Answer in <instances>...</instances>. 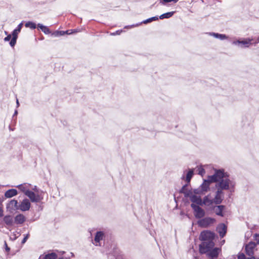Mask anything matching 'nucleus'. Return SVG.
Masks as SVG:
<instances>
[{"mask_svg": "<svg viewBox=\"0 0 259 259\" xmlns=\"http://www.w3.org/2000/svg\"><path fill=\"white\" fill-rule=\"evenodd\" d=\"M4 221L5 223L9 226H11L13 225V219L11 215H8L4 217Z\"/></svg>", "mask_w": 259, "mask_h": 259, "instance_id": "obj_23", "label": "nucleus"}, {"mask_svg": "<svg viewBox=\"0 0 259 259\" xmlns=\"http://www.w3.org/2000/svg\"><path fill=\"white\" fill-rule=\"evenodd\" d=\"M105 236L104 233L102 231H98L96 232V235L95 236L94 241L95 242L96 245H100V241L103 240L104 237Z\"/></svg>", "mask_w": 259, "mask_h": 259, "instance_id": "obj_14", "label": "nucleus"}, {"mask_svg": "<svg viewBox=\"0 0 259 259\" xmlns=\"http://www.w3.org/2000/svg\"><path fill=\"white\" fill-rule=\"evenodd\" d=\"M214 234L209 231H202L199 236V238L203 242L213 240Z\"/></svg>", "mask_w": 259, "mask_h": 259, "instance_id": "obj_7", "label": "nucleus"}, {"mask_svg": "<svg viewBox=\"0 0 259 259\" xmlns=\"http://www.w3.org/2000/svg\"><path fill=\"white\" fill-rule=\"evenodd\" d=\"M225 208V206L223 205H218L214 206L213 210L215 214L219 216L224 217L223 213V210Z\"/></svg>", "mask_w": 259, "mask_h": 259, "instance_id": "obj_15", "label": "nucleus"}, {"mask_svg": "<svg viewBox=\"0 0 259 259\" xmlns=\"http://www.w3.org/2000/svg\"><path fill=\"white\" fill-rule=\"evenodd\" d=\"M258 40H259V36H258Z\"/></svg>", "mask_w": 259, "mask_h": 259, "instance_id": "obj_52", "label": "nucleus"}, {"mask_svg": "<svg viewBox=\"0 0 259 259\" xmlns=\"http://www.w3.org/2000/svg\"><path fill=\"white\" fill-rule=\"evenodd\" d=\"M259 42L258 40V37L256 39L255 42H253L252 44H253L254 46L256 45V44H258Z\"/></svg>", "mask_w": 259, "mask_h": 259, "instance_id": "obj_42", "label": "nucleus"}, {"mask_svg": "<svg viewBox=\"0 0 259 259\" xmlns=\"http://www.w3.org/2000/svg\"><path fill=\"white\" fill-rule=\"evenodd\" d=\"M30 207V203L27 199H24L19 205V209L25 211L28 210Z\"/></svg>", "mask_w": 259, "mask_h": 259, "instance_id": "obj_11", "label": "nucleus"}, {"mask_svg": "<svg viewBox=\"0 0 259 259\" xmlns=\"http://www.w3.org/2000/svg\"><path fill=\"white\" fill-rule=\"evenodd\" d=\"M25 26L27 28H30L31 29H34L36 28V25L33 22L28 21L25 24Z\"/></svg>", "mask_w": 259, "mask_h": 259, "instance_id": "obj_29", "label": "nucleus"}, {"mask_svg": "<svg viewBox=\"0 0 259 259\" xmlns=\"http://www.w3.org/2000/svg\"><path fill=\"white\" fill-rule=\"evenodd\" d=\"M18 114V112L17 110H15V112H14V115L13 116H15L17 114Z\"/></svg>", "mask_w": 259, "mask_h": 259, "instance_id": "obj_46", "label": "nucleus"}, {"mask_svg": "<svg viewBox=\"0 0 259 259\" xmlns=\"http://www.w3.org/2000/svg\"><path fill=\"white\" fill-rule=\"evenodd\" d=\"M214 173L212 175L208 176L206 180H204L202 184L198 188L193 190V193L196 194H201L207 192L209 189L210 185L212 183H219L221 180L227 176V172L223 168H213Z\"/></svg>", "mask_w": 259, "mask_h": 259, "instance_id": "obj_1", "label": "nucleus"}, {"mask_svg": "<svg viewBox=\"0 0 259 259\" xmlns=\"http://www.w3.org/2000/svg\"><path fill=\"white\" fill-rule=\"evenodd\" d=\"M193 175H194L193 169H189L186 175V180L187 182H190L191 179H192Z\"/></svg>", "mask_w": 259, "mask_h": 259, "instance_id": "obj_27", "label": "nucleus"}, {"mask_svg": "<svg viewBox=\"0 0 259 259\" xmlns=\"http://www.w3.org/2000/svg\"><path fill=\"white\" fill-rule=\"evenodd\" d=\"M198 174L201 176L202 177L205 174V171L204 168L202 166H200L198 167Z\"/></svg>", "mask_w": 259, "mask_h": 259, "instance_id": "obj_31", "label": "nucleus"}, {"mask_svg": "<svg viewBox=\"0 0 259 259\" xmlns=\"http://www.w3.org/2000/svg\"><path fill=\"white\" fill-rule=\"evenodd\" d=\"M229 176V174L227 173V176H225L221 181L215 184L217 191L215 197L213 199V203L217 205L221 204L224 199L223 191L229 190L235 186V183L230 179Z\"/></svg>", "mask_w": 259, "mask_h": 259, "instance_id": "obj_2", "label": "nucleus"}, {"mask_svg": "<svg viewBox=\"0 0 259 259\" xmlns=\"http://www.w3.org/2000/svg\"><path fill=\"white\" fill-rule=\"evenodd\" d=\"M12 38V35L9 34L4 38V40L5 41H8L10 40H11Z\"/></svg>", "mask_w": 259, "mask_h": 259, "instance_id": "obj_33", "label": "nucleus"}, {"mask_svg": "<svg viewBox=\"0 0 259 259\" xmlns=\"http://www.w3.org/2000/svg\"><path fill=\"white\" fill-rule=\"evenodd\" d=\"M5 245H6V250L7 251H9L10 250V248L7 246L6 242H5Z\"/></svg>", "mask_w": 259, "mask_h": 259, "instance_id": "obj_41", "label": "nucleus"}, {"mask_svg": "<svg viewBox=\"0 0 259 259\" xmlns=\"http://www.w3.org/2000/svg\"><path fill=\"white\" fill-rule=\"evenodd\" d=\"M187 185H185L182 187L180 192L184 194L185 197H189L192 194V192L187 189Z\"/></svg>", "mask_w": 259, "mask_h": 259, "instance_id": "obj_19", "label": "nucleus"}, {"mask_svg": "<svg viewBox=\"0 0 259 259\" xmlns=\"http://www.w3.org/2000/svg\"><path fill=\"white\" fill-rule=\"evenodd\" d=\"M23 26V23H20L17 26V27L14 29L12 32V38L10 42V45L11 47H14L16 44L17 39L18 38V33L20 32L21 28Z\"/></svg>", "mask_w": 259, "mask_h": 259, "instance_id": "obj_5", "label": "nucleus"}, {"mask_svg": "<svg viewBox=\"0 0 259 259\" xmlns=\"http://www.w3.org/2000/svg\"><path fill=\"white\" fill-rule=\"evenodd\" d=\"M122 31V30H117L114 32L111 33V35H119Z\"/></svg>", "mask_w": 259, "mask_h": 259, "instance_id": "obj_34", "label": "nucleus"}, {"mask_svg": "<svg viewBox=\"0 0 259 259\" xmlns=\"http://www.w3.org/2000/svg\"><path fill=\"white\" fill-rule=\"evenodd\" d=\"M238 259H246V257L243 253H242L238 256Z\"/></svg>", "mask_w": 259, "mask_h": 259, "instance_id": "obj_37", "label": "nucleus"}, {"mask_svg": "<svg viewBox=\"0 0 259 259\" xmlns=\"http://www.w3.org/2000/svg\"><path fill=\"white\" fill-rule=\"evenodd\" d=\"M255 243L254 242H250L245 246V250L246 254L249 256H252L253 254V250L255 247Z\"/></svg>", "mask_w": 259, "mask_h": 259, "instance_id": "obj_13", "label": "nucleus"}, {"mask_svg": "<svg viewBox=\"0 0 259 259\" xmlns=\"http://www.w3.org/2000/svg\"><path fill=\"white\" fill-rule=\"evenodd\" d=\"M212 203L213 199L211 200L208 198V196H206L203 198V200H202L201 205L204 204L209 206L211 205Z\"/></svg>", "mask_w": 259, "mask_h": 259, "instance_id": "obj_25", "label": "nucleus"}, {"mask_svg": "<svg viewBox=\"0 0 259 259\" xmlns=\"http://www.w3.org/2000/svg\"><path fill=\"white\" fill-rule=\"evenodd\" d=\"M66 31H67V33H66V34H71V33H72V32H71V33H70V32H69V30H67Z\"/></svg>", "mask_w": 259, "mask_h": 259, "instance_id": "obj_48", "label": "nucleus"}, {"mask_svg": "<svg viewBox=\"0 0 259 259\" xmlns=\"http://www.w3.org/2000/svg\"><path fill=\"white\" fill-rule=\"evenodd\" d=\"M214 246V243L212 240L202 242L199 245V252L201 254H206L211 249H212Z\"/></svg>", "mask_w": 259, "mask_h": 259, "instance_id": "obj_3", "label": "nucleus"}, {"mask_svg": "<svg viewBox=\"0 0 259 259\" xmlns=\"http://www.w3.org/2000/svg\"><path fill=\"white\" fill-rule=\"evenodd\" d=\"M227 226L223 223L220 224L217 228V231L219 233L221 237H224L227 232Z\"/></svg>", "mask_w": 259, "mask_h": 259, "instance_id": "obj_12", "label": "nucleus"}, {"mask_svg": "<svg viewBox=\"0 0 259 259\" xmlns=\"http://www.w3.org/2000/svg\"><path fill=\"white\" fill-rule=\"evenodd\" d=\"M3 215V210L1 206H0V217H2Z\"/></svg>", "mask_w": 259, "mask_h": 259, "instance_id": "obj_40", "label": "nucleus"}, {"mask_svg": "<svg viewBox=\"0 0 259 259\" xmlns=\"http://www.w3.org/2000/svg\"><path fill=\"white\" fill-rule=\"evenodd\" d=\"M5 33L6 34H7V33H8V32L7 31H5Z\"/></svg>", "mask_w": 259, "mask_h": 259, "instance_id": "obj_50", "label": "nucleus"}, {"mask_svg": "<svg viewBox=\"0 0 259 259\" xmlns=\"http://www.w3.org/2000/svg\"><path fill=\"white\" fill-rule=\"evenodd\" d=\"M58 259H64V258H63V257H61L58 258Z\"/></svg>", "mask_w": 259, "mask_h": 259, "instance_id": "obj_49", "label": "nucleus"}, {"mask_svg": "<svg viewBox=\"0 0 259 259\" xmlns=\"http://www.w3.org/2000/svg\"><path fill=\"white\" fill-rule=\"evenodd\" d=\"M190 200L192 203H196L197 205H201L202 199L200 196H197L195 195L191 194L189 197Z\"/></svg>", "mask_w": 259, "mask_h": 259, "instance_id": "obj_16", "label": "nucleus"}, {"mask_svg": "<svg viewBox=\"0 0 259 259\" xmlns=\"http://www.w3.org/2000/svg\"><path fill=\"white\" fill-rule=\"evenodd\" d=\"M27 196L32 202H38L41 201L42 198L39 195L35 194L33 192L29 190L25 192Z\"/></svg>", "mask_w": 259, "mask_h": 259, "instance_id": "obj_9", "label": "nucleus"}, {"mask_svg": "<svg viewBox=\"0 0 259 259\" xmlns=\"http://www.w3.org/2000/svg\"><path fill=\"white\" fill-rule=\"evenodd\" d=\"M57 254L55 252L44 254L39 256V259H57Z\"/></svg>", "mask_w": 259, "mask_h": 259, "instance_id": "obj_17", "label": "nucleus"}, {"mask_svg": "<svg viewBox=\"0 0 259 259\" xmlns=\"http://www.w3.org/2000/svg\"><path fill=\"white\" fill-rule=\"evenodd\" d=\"M37 26L39 28L41 31L46 34H48L51 33V31L49 29V28L46 26L43 25L41 24L38 23L37 24Z\"/></svg>", "mask_w": 259, "mask_h": 259, "instance_id": "obj_24", "label": "nucleus"}, {"mask_svg": "<svg viewBox=\"0 0 259 259\" xmlns=\"http://www.w3.org/2000/svg\"><path fill=\"white\" fill-rule=\"evenodd\" d=\"M66 33H67V31H59V36H60L64 35V34H66Z\"/></svg>", "mask_w": 259, "mask_h": 259, "instance_id": "obj_38", "label": "nucleus"}, {"mask_svg": "<svg viewBox=\"0 0 259 259\" xmlns=\"http://www.w3.org/2000/svg\"><path fill=\"white\" fill-rule=\"evenodd\" d=\"M220 251L221 249L219 248L213 247L206 254L209 259H215L218 257Z\"/></svg>", "mask_w": 259, "mask_h": 259, "instance_id": "obj_10", "label": "nucleus"}, {"mask_svg": "<svg viewBox=\"0 0 259 259\" xmlns=\"http://www.w3.org/2000/svg\"><path fill=\"white\" fill-rule=\"evenodd\" d=\"M138 25H136V26H138ZM135 25H132L131 26H126L124 27V28H130V27H134L135 26Z\"/></svg>", "mask_w": 259, "mask_h": 259, "instance_id": "obj_43", "label": "nucleus"}, {"mask_svg": "<svg viewBox=\"0 0 259 259\" xmlns=\"http://www.w3.org/2000/svg\"><path fill=\"white\" fill-rule=\"evenodd\" d=\"M15 221L17 224H22L25 221V217L24 215L19 214L15 217Z\"/></svg>", "mask_w": 259, "mask_h": 259, "instance_id": "obj_22", "label": "nucleus"}, {"mask_svg": "<svg viewBox=\"0 0 259 259\" xmlns=\"http://www.w3.org/2000/svg\"><path fill=\"white\" fill-rule=\"evenodd\" d=\"M158 19H159V18L158 17V16L152 17L151 18H150L146 20H144L141 23L147 24L148 23L151 22L153 21L158 20Z\"/></svg>", "mask_w": 259, "mask_h": 259, "instance_id": "obj_30", "label": "nucleus"}, {"mask_svg": "<svg viewBox=\"0 0 259 259\" xmlns=\"http://www.w3.org/2000/svg\"><path fill=\"white\" fill-rule=\"evenodd\" d=\"M18 194L17 190L15 189H11L7 190L5 193L6 198H11Z\"/></svg>", "mask_w": 259, "mask_h": 259, "instance_id": "obj_20", "label": "nucleus"}, {"mask_svg": "<svg viewBox=\"0 0 259 259\" xmlns=\"http://www.w3.org/2000/svg\"><path fill=\"white\" fill-rule=\"evenodd\" d=\"M254 40L252 37H248L242 40L238 39L233 41L234 45L238 46L241 48H248L251 44V41Z\"/></svg>", "mask_w": 259, "mask_h": 259, "instance_id": "obj_4", "label": "nucleus"}, {"mask_svg": "<svg viewBox=\"0 0 259 259\" xmlns=\"http://www.w3.org/2000/svg\"><path fill=\"white\" fill-rule=\"evenodd\" d=\"M195 259H199V258H197V257H195Z\"/></svg>", "mask_w": 259, "mask_h": 259, "instance_id": "obj_51", "label": "nucleus"}, {"mask_svg": "<svg viewBox=\"0 0 259 259\" xmlns=\"http://www.w3.org/2000/svg\"><path fill=\"white\" fill-rule=\"evenodd\" d=\"M7 207L13 210L19 209V205H18V201L15 199L12 200L8 204Z\"/></svg>", "mask_w": 259, "mask_h": 259, "instance_id": "obj_21", "label": "nucleus"}, {"mask_svg": "<svg viewBox=\"0 0 259 259\" xmlns=\"http://www.w3.org/2000/svg\"><path fill=\"white\" fill-rule=\"evenodd\" d=\"M250 257H248L247 259H255L254 257L252 256H250Z\"/></svg>", "mask_w": 259, "mask_h": 259, "instance_id": "obj_44", "label": "nucleus"}, {"mask_svg": "<svg viewBox=\"0 0 259 259\" xmlns=\"http://www.w3.org/2000/svg\"><path fill=\"white\" fill-rule=\"evenodd\" d=\"M33 190L35 191L37 190L36 186H35L34 188L33 189Z\"/></svg>", "mask_w": 259, "mask_h": 259, "instance_id": "obj_47", "label": "nucleus"}, {"mask_svg": "<svg viewBox=\"0 0 259 259\" xmlns=\"http://www.w3.org/2000/svg\"><path fill=\"white\" fill-rule=\"evenodd\" d=\"M179 0H162L160 1V3L163 5H164L165 3L174 2L175 3H177Z\"/></svg>", "mask_w": 259, "mask_h": 259, "instance_id": "obj_32", "label": "nucleus"}, {"mask_svg": "<svg viewBox=\"0 0 259 259\" xmlns=\"http://www.w3.org/2000/svg\"><path fill=\"white\" fill-rule=\"evenodd\" d=\"M17 187L22 192H24L25 194L26 191H29L28 190V186H27L25 184L19 185L17 186Z\"/></svg>", "mask_w": 259, "mask_h": 259, "instance_id": "obj_28", "label": "nucleus"}, {"mask_svg": "<svg viewBox=\"0 0 259 259\" xmlns=\"http://www.w3.org/2000/svg\"><path fill=\"white\" fill-rule=\"evenodd\" d=\"M29 237V234H27L26 235V236L23 238V239L22 240L21 243L22 244H24L26 242V241H27V239Z\"/></svg>", "mask_w": 259, "mask_h": 259, "instance_id": "obj_36", "label": "nucleus"}, {"mask_svg": "<svg viewBox=\"0 0 259 259\" xmlns=\"http://www.w3.org/2000/svg\"><path fill=\"white\" fill-rule=\"evenodd\" d=\"M191 207L194 210V215L197 219H200L205 215L204 210L201 208L199 206L195 204L192 203Z\"/></svg>", "mask_w": 259, "mask_h": 259, "instance_id": "obj_6", "label": "nucleus"}, {"mask_svg": "<svg viewBox=\"0 0 259 259\" xmlns=\"http://www.w3.org/2000/svg\"><path fill=\"white\" fill-rule=\"evenodd\" d=\"M215 220L210 217H206L198 221V224L199 226L203 228H207L210 225L213 224Z\"/></svg>", "mask_w": 259, "mask_h": 259, "instance_id": "obj_8", "label": "nucleus"}, {"mask_svg": "<svg viewBox=\"0 0 259 259\" xmlns=\"http://www.w3.org/2000/svg\"><path fill=\"white\" fill-rule=\"evenodd\" d=\"M174 14H175V12H174V11L167 12V13H164V14L161 15L159 17V18L160 19H168V18L171 17L174 15Z\"/></svg>", "mask_w": 259, "mask_h": 259, "instance_id": "obj_26", "label": "nucleus"}, {"mask_svg": "<svg viewBox=\"0 0 259 259\" xmlns=\"http://www.w3.org/2000/svg\"><path fill=\"white\" fill-rule=\"evenodd\" d=\"M208 34L210 36H213L216 38L220 39V40H224L228 38V36L224 34H220L215 32H209Z\"/></svg>", "mask_w": 259, "mask_h": 259, "instance_id": "obj_18", "label": "nucleus"}, {"mask_svg": "<svg viewBox=\"0 0 259 259\" xmlns=\"http://www.w3.org/2000/svg\"><path fill=\"white\" fill-rule=\"evenodd\" d=\"M16 103H17V107H18L19 106V103L18 99H17Z\"/></svg>", "mask_w": 259, "mask_h": 259, "instance_id": "obj_45", "label": "nucleus"}, {"mask_svg": "<svg viewBox=\"0 0 259 259\" xmlns=\"http://www.w3.org/2000/svg\"><path fill=\"white\" fill-rule=\"evenodd\" d=\"M255 240L259 244V234L255 235Z\"/></svg>", "mask_w": 259, "mask_h": 259, "instance_id": "obj_39", "label": "nucleus"}, {"mask_svg": "<svg viewBox=\"0 0 259 259\" xmlns=\"http://www.w3.org/2000/svg\"><path fill=\"white\" fill-rule=\"evenodd\" d=\"M52 35L54 36V37H58V36H59V31L57 30V31H55L54 32L52 33Z\"/></svg>", "mask_w": 259, "mask_h": 259, "instance_id": "obj_35", "label": "nucleus"}]
</instances>
